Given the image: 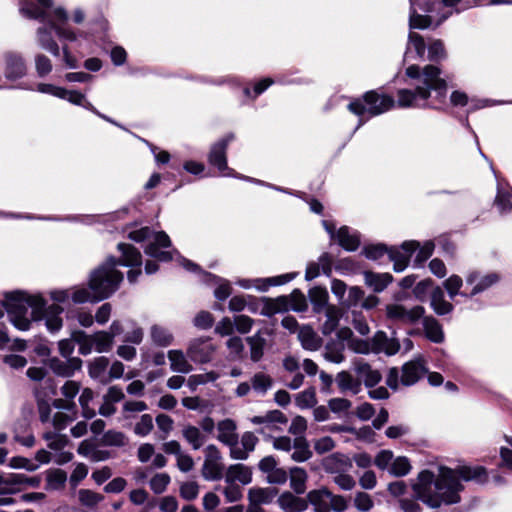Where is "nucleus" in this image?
<instances>
[{"label":"nucleus","mask_w":512,"mask_h":512,"mask_svg":"<svg viewBox=\"0 0 512 512\" xmlns=\"http://www.w3.org/2000/svg\"><path fill=\"white\" fill-rule=\"evenodd\" d=\"M460 480L483 483L487 480L486 470L482 466H459L457 469L439 466L437 475L423 470L413 484V491L428 507L439 508L443 504L460 502L459 493L463 489Z\"/></svg>","instance_id":"f257e3e1"},{"label":"nucleus","mask_w":512,"mask_h":512,"mask_svg":"<svg viewBox=\"0 0 512 512\" xmlns=\"http://www.w3.org/2000/svg\"><path fill=\"white\" fill-rule=\"evenodd\" d=\"M409 85L413 88L399 89L397 105L401 108L440 109L446 104L447 81L435 65H410L406 69Z\"/></svg>","instance_id":"f03ea898"},{"label":"nucleus","mask_w":512,"mask_h":512,"mask_svg":"<svg viewBox=\"0 0 512 512\" xmlns=\"http://www.w3.org/2000/svg\"><path fill=\"white\" fill-rule=\"evenodd\" d=\"M11 323L19 330L26 331L32 321L45 320L47 329L54 333L61 329L63 308L54 303L45 308L46 302L40 295L22 291L6 294L3 302Z\"/></svg>","instance_id":"7ed1b4c3"},{"label":"nucleus","mask_w":512,"mask_h":512,"mask_svg":"<svg viewBox=\"0 0 512 512\" xmlns=\"http://www.w3.org/2000/svg\"><path fill=\"white\" fill-rule=\"evenodd\" d=\"M410 1V15L409 27L410 29H426L433 25L435 27L443 23L451 14L452 10H447L438 13V18L434 19L433 15L418 14V10L426 13H434L441 7L455 8V12H460L473 5H480L485 3L490 4H512L510 0H441L429 2L428 0H409Z\"/></svg>","instance_id":"20e7f679"},{"label":"nucleus","mask_w":512,"mask_h":512,"mask_svg":"<svg viewBox=\"0 0 512 512\" xmlns=\"http://www.w3.org/2000/svg\"><path fill=\"white\" fill-rule=\"evenodd\" d=\"M116 261L108 258L105 263L91 272L89 289L81 287L70 290L74 303L98 302L109 298L123 281V273L115 270Z\"/></svg>","instance_id":"39448f33"},{"label":"nucleus","mask_w":512,"mask_h":512,"mask_svg":"<svg viewBox=\"0 0 512 512\" xmlns=\"http://www.w3.org/2000/svg\"><path fill=\"white\" fill-rule=\"evenodd\" d=\"M52 0L47 7H43L39 2L37 5L29 0L21 3L20 13L28 19L38 20L43 23L36 31V41L40 48L48 51L53 56H60V47L53 37L54 28L53 10H51Z\"/></svg>","instance_id":"423d86ee"},{"label":"nucleus","mask_w":512,"mask_h":512,"mask_svg":"<svg viewBox=\"0 0 512 512\" xmlns=\"http://www.w3.org/2000/svg\"><path fill=\"white\" fill-rule=\"evenodd\" d=\"M395 106L393 97L376 90L366 92L362 97L355 98L348 104V110L359 117L357 128L367 119L383 114Z\"/></svg>","instance_id":"0eeeda50"},{"label":"nucleus","mask_w":512,"mask_h":512,"mask_svg":"<svg viewBox=\"0 0 512 512\" xmlns=\"http://www.w3.org/2000/svg\"><path fill=\"white\" fill-rule=\"evenodd\" d=\"M128 238L135 242L151 240L145 247V253L148 256L156 258L159 261H170L172 259L171 251L160 250V248H168L171 246L169 236L163 231L154 233L149 227H142L130 231Z\"/></svg>","instance_id":"6e6552de"},{"label":"nucleus","mask_w":512,"mask_h":512,"mask_svg":"<svg viewBox=\"0 0 512 512\" xmlns=\"http://www.w3.org/2000/svg\"><path fill=\"white\" fill-rule=\"evenodd\" d=\"M307 502L314 507L315 512H344L348 508L346 497L333 494L325 487L309 491Z\"/></svg>","instance_id":"1a4fd4ad"},{"label":"nucleus","mask_w":512,"mask_h":512,"mask_svg":"<svg viewBox=\"0 0 512 512\" xmlns=\"http://www.w3.org/2000/svg\"><path fill=\"white\" fill-rule=\"evenodd\" d=\"M40 483L39 476H28L24 473L0 474V495L16 494L29 487L37 488Z\"/></svg>","instance_id":"9d476101"},{"label":"nucleus","mask_w":512,"mask_h":512,"mask_svg":"<svg viewBox=\"0 0 512 512\" xmlns=\"http://www.w3.org/2000/svg\"><path fill=\"white\" fill-rule=\"evenodd\" d=\"M118 249L122 254L121 258L117 259L113 256L110 257L113 258L117 263L114 266V269L117 270V266L132 267V269L128 271L127 278L130 283H135L138 277L141 275V253L137 248L126 243H119Z\"/></svg>","instance_id":"9b49d317"},{"label":"nucleus","mask_w":512,"mask_h":512,"mask_svg":"<svg viewBox=\"0 0 512 512\" xmlns=\"http://www.w3.org/2000/svg\"><path fill=\"white\" fill-rule=\"evenodd\" d=\"M234 139V134L229 133L216 143L211 146L208 162L211 166L216 167L218 172L222 176H233L237 177L234 173L233 169L229 168L227 165V146Z\"/></svg>","instance_id":"f8f14e48"},{"label":"nucleus","mask_w":512,"mask_h":512,"mask_svg":"<svg viewBox=\"0 0 512 512\" xmlns=\"http://www.w3.org/2000/svg\"><path fill=\"white\" fill-rule=\"evenodd\" d=\"M202 476L208 481H217L223 478L225 465L219 449L210 444L205 448V458L202 466Z\"/></svg>","instance_id":"ddd939ff"},{"label":"nucleus","mask_w":512,"mask_h":512,"mask_svg":"<svg viewBox=\"0 0 512 512\" xmlns=\"http://www.w3.org/2000/svg\"><path fill=\"white\" fill-rule=\"evenodd\" d=\"M425 313L424 307L416 305L412 308H406L401 304H389L386 306V316L388 319L403 324H414L419 321Z\"/></svg>","instance_id":"4468645a"},{"label":"nucleus","mask_w":512,"mask_h":512,"mask_svg":"<svg viewBox=\"0 0 512 512\" xmlns=\"http://www.w3.org/2000/svg\"><path fill=\"white\" fill-rule=\"evenodd\" d=\"M465 281L467 286H472V289L469 293H462V295L472 298L497 284L500 281V275L496 272L481 275L478 271H472L467 274Z\"/></svg>","instance_id":"2eb2a0df"},{"label":"nucleus","mask_w":512,"mask_h":512,"mask_svg":"<svg viewBox=\"0 0 512 512\" xmlns=\"http://www.w3.org/2000/svg\"><path fill=\"white\" fill-rule=\"evenodd\" d=\"M418 248L417 241H406L399 248H389V258L393 262L395 272H402L408 266L409 260Z\"/></svg>","instance_id":"dca6fc26"},{"label":"nucleus","mask_w":512,"mask_h":512,"mask_svg":"<svg viewBox=\"0 0 512 512\" xmlns=\"http://www.w3.org/2000/svg\"><path fill=\"white\" fill-rule=\"evenodd\" d=\"M214 352L215 346L208 338L193 340L187 349L189 358L196 363H207L211 361Z\"/></svg>","instance_id":"f3484780"},{"label":"nucleus","mask_w":512,"mask_h":512,"mask_svg":"<svg viewBox=\"0 0 512 512\" xmlns=\"http://www.w3.org/2000/svg\"><path fill=\"white\" fill-rule=\"evenodd\" d=\"M3 58L4 75L8 80H17L25 76L27 66L21 54L10 51L6 52Z\"/></svg>","instance_id":"a211bd4d"},{"label":"nucleus","mask_w":512,"mask_h":512,"mask_svg":"<svg viewBox=\"0 0 512 512\" xmlns=\"http://www.w3.org/2000/svg\"><path fill=\"white\" fill-rule=\"evenodd\" d=\"M427 373L428 368L424 361L422 359H415L402 366L400 381L404 386H411L417 383Z\"/></svg>","instance_id":"6ab92c4d"},{"label":"nucleus","mask_w":512,"mask_h":512,"mask_svg":"<svg viewBox=\"0 0 512 512\" xmlns=\"http://www.w3.org/2000/svg\"><path fill=\"white\" fill-rule=\"evenodd\" d=\"M68 21V14L63 8H56L53 10V23L52 27L54 32L60 40L73 42L77 39V35L73 29L66 25Z\"/></svg>","instance_id":"aec40b11"},{"label":"nucleus","mask_w":512,"mask_h":512,"mask_svg":"<svg viewBox=\"0 0 512 512\" xmlns=\"http://www.w3.org/2000/svg\"><path fill=\"white\" fill-rule=\"evenodd\" d=\"M82 361L80 358H66L61 360L59 358H52L49 361V367L54 374L61 377H71L76 371L80 370Z\"/></svg>","instance_id":"412c9836"},{"label":"nucleus","mask_w":512,"mask_h":512,"mask_svg":"<svg viewBox=\"0 0 512 512\" xmlns=\"http://www.w3.org/2000/svg\"><path fill=\"white\" fill-rule=\"evenodd\" d=\"M323 468L326 473L335 476L349 472L352 468V460L345 454L333 453L323 460Z\"/></svg>","instance_id":"4be33fe9"},{"label":"nucleus","mask_w":512,"mask_h":512,"mask_svg":"<svg viewBox=\"0 0 512 512\" xmlns=\"http://www.w3.org/2000/svg\"><path fill=\"white\" fill-rule=\"evenodd\" d=\"M426 51V45L421 35L416 32H410L408 43L404 54V61L422 60Z\"/></svg>","instance_id":"5701e85b"},{"label":"nucleus","mask_w":512,"mask_h":512,"mask_svg":"<svg viewBox=\"0 0 512 512\" xmlns=\"http://www.w3.org/2000/svg\"><path fill=\"white\" fill-rule=\"evenodd\" d=\"M354 370L360 381L363 380L367 388H373L382 380L381 373L378 370L372 369V367L363 360L355 361Z\"/></svg>","instance_id":"b1692460"},{"label":"nucleus","mask_w":512,"mask_h":512,"mask_svg":"<svg viewBox=\"0 0 512 512\" xmlns=\"http://www.w3.org/2000/svg\"><path fill=\"white\" fill-rule=\"evenodd\" d=\"M217 439L224 445H234L238 441L237 425L232 419H224L218 422Z\"/></svg>","instance_id":"393cba45"},{"label":"nucleus","mask_w":512,"mask_h":512,"mask_svg":"<svg viewBox=\"0 0 512 512\" xmlns=\"http://www.w3.org/2000/svg\"><path fill=\"white\" fill-rule=\"evenodd\" d=\"M284 512H304L308 508L307 498H300L291 492L282 493L277 500Z\"/></svg>","instance_id":"a878e982"},{"label":"nucleus","mask_w":512,"mask_h":512,"mask_svg":"<svg viewBox=\"0 0 512 512\" xmlns=\"http://www.w3.org/2000/svg\"><path fill=\"white\" fill-rule=\"evenodd\" d=\"M225 481L227 483L239 482L242 485H247L252 481V471L244 464L230 465L225 473Z\"/></svg>","instance_id":"bb28decb"},{"label":"nucleus","mask_w":512,"mask_h":512,"mask_svg":"<svg viewBox=\"0 0 512 512\" xmlns=\"http://www.w3.org/2000/svg\"><path fill=\"white\" fill-rule=\"evenodd\" d=\"M269 335V330H259L253 336L247 337L246 341L250 347V358L253 362H258L264 355V349L266 346L265 336Z\"/></svg>","instance_id":"cd10ccee"},{"label":"nucleus","mask_w":512,"mask_h":512,"mask_svg":"<svg viewBox=\"0 0 512 512\" xmlns=\"http://www.w3.org/2000/svg\"><path fill=\"white\" fill-rule=\"evenodd\" d=\"M78 416V409L75 402L70 403L67 411H57L52 416V426L55 431L64 430L70 423L75 421Z\"/></svg>","instance_id":"c85d7f7f"},{"label":"nucleus","mask_w":512,"mask_h":512,"mask_svg":"<svg viewBox=\"0 0 512 512\" xmlns=\"http://www.w3.org/2000/svg\"><path fill=\"white\" fill-rule=\"evenodd\" d=\"M336 239L339 245L347 251H355L360 246V234L347 226L339 228Z\"/></svg>","instance_id":"c756f323"},{"label":"nucleus","mask_w":512,"mask_h":512,"mask_svg":"<svg viewBox=\"0 0 512 512\" xmlns=\"http://www.w3.org/2000/svg\"><path fill=\"white\" fill-rule=\"evenodd\" d=\"M298 339L305 350L316 351L322 345V339L314 329L308 325L299 328Z\"/></svg>","instance_id":"7c9ffc66"},{"label":"nucleus","mask_w":512,"mask_h":512,"mask_svg":"<svg viewBox=\"0 0 512 512\" xmlns=\"http://www.w3.org/2000/svg\"><path fill=\"white\" fill-rule=\"evenodd\" d=\"M365 284L373 289L374 292L384 291L392 282L393 276L389 273H375L371 271L364 272Z\"/></svg>","instance_id":"2f4dec72"},{"label":"nucleus","mask_w":512,"mask_h":512,"mask_svg":"<svg viewBox=\"0 0 512 512\" xmlns=\"http://www.w3.org/2000/svg\"><path fill=\"white\" fill-rule=\"evenodd\" d=\"M375 350L387 355H394L400 349L399 342L394 338H388L384 332H377L373 337Z\"/></svg>","instance_id":"473e14b6"},{"label":"nucleus","mask_w":512,"mask_h":512,"mask_svg":"<svg viewBox=\"0 0 512 512\" xmlns=\"http://www.w3.org/2000/svg\"><path fill=\"white\" fill-rule=\"evenodd\" d=\"M293 452L291 459L295 462L302 463L309 460L313 453L305 436L295 437L292 444Z\"/></svg>","instance_id":"72a5a7b5"},{"label":"nucleus","mask_w":512,"mask_h":512,"mask_svg":"<svg viewBox=\"0 0 512 512\" xmlns=\"http://www.w3.org/2000/svg\"><path fill=\"white\" fill-rule=\"evenodd\" d=\"M168 359L173 372L187 374L193 370L192 365L181 350H169Z\"/></svg>","instance_id":"f704fd0d"},{"label":"nucleus","mask_w":512,"mask_h":512,"mask_svg":"<svg viewBox=\"0 0 512 512\" xmlns=\"http://www.w3.org/2000/svg\"><path fill=\"white\" fill-rule=\"evenodd\" d=\"M430 304L435 313L441 316L453 310V305L445 300L444 291L439 286L433 288Z\"/></svg>","instance_id":"c9c22d12"},{"label":"nucleus","mask_w":512,"mask_h":512,"mask_svg":"<svg viewBox=\"0 0 512 512\" xmlns=\"http://www.w3.org/2000/svg\"><path fill=\"white\" fill-rule=\"evenodd\" d=\"M422 318L426 337L434 343H441L444 340V333L439 322L432 316Z\"/></svg>","instance_id":"e433bc0d"},{"label":"nucleus","mask_w":512,"mask_h":512,"mask_svg":"<svg viewBox=\"0 0 512 512\" xmlns=\"http://www.w3.org/2000/svg\"><path fill=\"white\" fill-rule=\"evenodd\" d=\"M250 383L256 395L265 396L273 386V379L264 372H257L251 377Z\"/></svg>","instance_id":"4c0bfd02"},{"label":"nucleus","mask_w":512,"mask_h":512,"mask_svg":"<svg viewBox=\"0 0 512 512\" xmlns=\"http://www.w3.org/2000/svg\"><path fill=\"white\" fill-rule=\"evenodd\" d=\"M113 335L107 331H98L88 338V343L98 353L108 352L113 345Z\"/></svg>","instance_id":"58836bf2"},{"label":"nucleus","mask_w":512,"mask_h":512,"mask_svg":"<svg viewBox=\"0 0 512 512\" xmlns=\"http://www.w3.org/2000/svg\"><path fill=\"white\" fill-rule=\"evenodd\" d=\"M290 487L296 494H303L306 491L307 472L301 467H292L289 471Z\"/></svg>","instance_id":"ea45409f"},{"label":"nucleus","mask_w":512,"mask_h":512,"mask_svg":"<svg viewBox=\"0 0 512 512\" xmlns=\"http://www.w3.org/2000/svg\"><path fill=\"white\" fill-rule=\"evenodd\" d=\"M336 382L341 391H350L354 395L361 391V381L359 377L355 378L346 371L337 374Z\"/></svg>","instance_id":"a19ab883"},{"label":"nucleus","mask_w":512,"mask_h":512,"mask_svg":"<svg viewBox=\"0 0 512 512\" xmlns=\"http://www.w3.org/2000/svg\"><path fill=\"white\" fill-rule=\"evenodd\" d=\"M109 366V359L107 357L101 356L95 358L89 364V375L91 378L99 380L102 383H107V375L106 371Z\"/></svg>","instance_id":"79ce46f5"},{"label":"nucleus","mask_w":512,"mask_h":512,"mask_svg":"<svg viewBox=\"0 0 512 512\" xmlns=\"http://www.w3.org/2000/svg\"><path fill=\"white\" fill-rule=\"evenodd\" d=\"M182 435L194 450L200 449L206 441V437L201 430L193 425L184 426Z\"/></svg>","instance_id":"37998d69"},{"label":"nucleus","mask_w":512,"mask_h":512,"mask_svg":"<svg viewBox=\"0 0 512 512\" xmlns=\"http://www.w3.org/2000/svg\"><path fill=\"white\" fill-rule=\"evenodd\" d=\"M277 491L273 488H251L248 492L249 502L255 504H269L273 501Z\"/></svg>","instance_id":"c03bdc74"},{"label":"nucleus","mask_w":512,"mask_h":512,"mask_svg":"<svg viewBox=\"0 0 512 512\" xmlns=\"http://www.w3.org/2000/svg\"><path fill=\"white\" fill-rule=\"evenodd\" d=\"M325 316L326 320L322 325V333L329 335L336 330L342 313L336 306H328L325 310Z\"/></svg>","instance_id":"a18cd8bd"},{"label":"nucleus","mask_w":512,"mask_h":512,"mask_svg":"<svg viewBox=\"0 0 512 512\" xmlns=\"http://www.w3.org/2000/svg\"><path fill=\"white\" fill-rule=\"evenodd\" d=\"M150 336H151L152 342L156 346H160V347H167L173 341L172 333L165 327L157 325V324H155L151 327Z\"/></svg>","instance_id":"49530a36"},{"label":"nucleus","mask_w":512,"mask_h":512,"mask_svg":"<svg viewBox=\"0 0 512 512\" xmlns=\"http://www.w3.org/2000/svg\"><path fill=\"white\" fill-rule=\"evenodd\" d=\"M512 191L504 189L500 183L497 185L495 205L501 214H507L512 210Z\"/></svg>","instance_id":"de8ad7c7"},{"label":"nucleus","mask_w":512,"mask_h":512,"mask_svg":"<svg viewBox=\"0 0 512 512\" xmlns=\"http://www.w3.org/2000/svg\"><path fill=\"white\" fill-rule=\"evenodd\" d=\"M344 343L342 341L329 342L325 347L324 357L333 363H341L344 361Z\"/></svg>","instance_id":"09e8293b"},{"label":"nucleus","mask_w":512,"mask_h":512,"mask_svg":"<svg viewBox=\"0 0 512 512\" xmlns=\"http://www.w3.org/2000/svg\"><path fill=\"white\" fill-rule=\"evenodd\" d=\"M311 303L315 312L326 310L328 305V292L325 289L314 288L309 293Z\"/></svg>","instance_id":"8fccbe9b"},{"label":"nucleus","mask_w":512,"mask_h":512,"mask_svg":"<svg viewBox=\"0 0 512 512\" xmlns=\"http://www.w3.org/2000/svg\"><path fill=\"white\" fill-rule=\"evenodd\" d=\"M204 276L206 278L205 281H210L213 279L216 281V283H218V286L214 291V296L218 300H226L231 295L232 288L227 280L217 278L215 275H212L210 273H205Z\"/></svg>","instance_id":"3c124183"},{"label":"nucleus","mask_w":512,"mask_h":512,"mask_svg":"<svg viewBox=\"0 0 512 512\" xmlns=\"http://www.w3.org/2000/svg\"><path fill=\"white\" fill-rule=\"evenodd\" d=\"M43 438L47 441L48 447L55 451L62 450L68 443L67 436L57 431H47L43 434Z\"/></svg>","instance_id":"603ef678"},{"label":"nucleus","mask_w":512,"mask_h":512,"mask_svg":"<svg viewBox=\"0 0 512 512\" xmlns=\"http://www.w3.org/2000/svg\"><path fill=\"white\" fill-rule=\"evenodd\" d=\"M60 99L67 100L70 103L81 106L89 111H95V107L93 106V104L86 99L84 94L78 91L66 89L65 96L60 97Z\"/></svg>","instance_id":"864d4df0"},{"label":"nucleus","mask_w":512,"mask_h":512,"mask_svg":"<svg viewBox=\"0 0 512 512\" xmlns=\"http://www.w3.org/2000/svg\"><path fill=\"white\" fill-rule=\"evenodd\" d=\"M411 470V464L406 457H397L389 467V473L396 477H403Z\"/></svg>","instance_id":"5fc2aeb1"},{"label":"nucleus","mask_w":512,"mask_h":512,"mask_svg":"<svg viewBox=\"0 0 512 512\" xmlns=\"http://www.w3.org/2000/svg\"><path fill=\"white\" fill-rule=\"evenodd\" d=\"M353 505L360 512H369L374 506V501L368 493L358 491L353 497Z\"/></svg>","instance_id":"6e6d98bb"},{"label":"nucleus","mask_w":512,"mask_h":512,"mask_svg":"<svg viewBox=\"0 0 512 512\" xmlns=\"http://www.w3.org/2000/svg\"><path fill=\"white\" fill-rule=\"evenodd\" d=\"M316 402V394L313 388L306 389L298 393L295 397V403L300 409L311 408Z\"/></svg>","instance_id":"4d7b16f0"},{"label":"nucleus","mask_w":512,"mask_h":512,"mask_svg":"<svg viewBox=\"0 0 512 512\" xmlns=\"http://www.w3.org/2000/svg\"><path fill=\"white\" fill-rule=\"evenodd\" d=\"M462 286L463 280L458 275H451L444 282V287L447 290L451 300H453L457 295L463 296L462 293H467L466 291H460Z\"/></svg>","instance_id":"13d9d810"},{"label":"nucleus","mask_w":512,"mask_h":512,"mask_svg":"<svg viewBox=\"0 0 512 512\" xmlns=\"http://www.w3.org/2000/svg\"><path fill=\"white\" fill-rule=\"evenodd\" d=\"M35 70L40 78L46 77L52 71V62L44 54L38 53L34 57Z\"/></svg>","instance_id":"bf43d9fd"},{"label":"nucleus","mask_w":512,"mask_h":512,"mask_svg":"<svg viewBox=\"0 0 512 512\" xmlns=\"http://www.w3.org/2000/svg\"><path fill=\"white\" fill-rule=\"evenodd\" d=\"M219 378V374L215 371H210L202 374L191 375L188 378V385L190 388L195 389L199 385H204L214 382Z\"/></svg>","instance_id":"052dcab7"},{"label":"nucleus","mask_w":512,"mask_h":512,"mask_svg":"<svg viewBox=\"0 0 512 512\" xmlns=\"http://www.w3.org/2000/svg\"><path fill=\"white\" fill-rule=\"evenodd\" d=\"M102 442L107 446L122 447L126 445L127 439L124 433L115 430H109L104 433Z\"/></svg>","instance_id":"680f3d73"},{"label":"nucleus","mask_w":512,"mask_h":512,"mask_svg":"<svg viewBox=\"0 0 512 512\" xmlns=\"http://www.w3.org/2000/svg\"><path fill=\"white\" fill-rule=\"evenodd\" d=\"M287 309V300L285 297H279L275 300H271L266 303L262 310V315L272 316L274 314L280 313Z\"/></svg>","instance_id":"e2e57ef3"},{"label":"nucleus","mask_w":512,"mask_h":512,"mask_svg":"<svg viewBox=\"0 0 512 512\" xmlns=\"http://www.w3.org/2000/svg\"><path fill=\"white\" fill-rule=\"evenodd\" d=\"M154 424L150 414H143L134 426V433L138 436H147L153 430Z\"/></svg>","instance_id":"0e129e2a"},{"label":"nucleus","mask_w":512,"mask_h":512,"mask_svg":"<svg viewBox=\"0 0 512 512\" xmlns=\"http://www.w3.org/2000/svg\"><path fill=\"white\" fill-rule=\"evenodd\" d=\"M170 483V476L167 473H158L150 480V488L156 494L163 493Z\"/></svg>","instance_id":"69168bd1"},{"label":"nucleus","mask_w":512,"mask_h":512,"mask_svg":"<svg viewBox=\"0 0 512 512\" xmlns=\"http://www.w3.org/2000/svg\"><path fill=\"white\" fill-rule=\"evenodd\" d=\"M78 496L80 502L88 507L96 506L103 500V496L101 494L88 489L79 490Z\"/></svg>","instance_id":"338daca9"},{"label":"nucleus","mask_w":512,"mask_h":512,"mask_svg":"<svg viewBox=\"0 0 512 512\" xmlns=\"http://www.w3.org/2000/svg\"><path fill=\"white\" fill-rule=\"evenodd\" d=\"M332 480L343 491H351L356 486L355 479L348 472L337 474L332 477Z\"/></svg>","instance_id":"774afa93"}]
</instances>
